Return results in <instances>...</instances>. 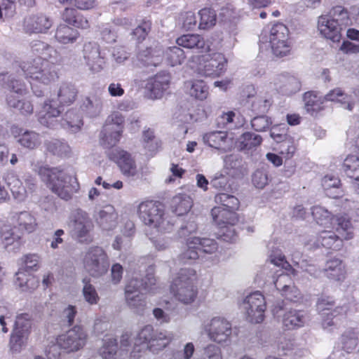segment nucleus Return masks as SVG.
<instances>
[{
    "instance_id": "64",
    "label": "nucleus",
    "mask_w": 359,
    "mask_h": 359,
    "mask_svg": "<svg viewBox=\"0 0 359 359\" xmlns=\"http://www.w3.org/2000/svg\"><path fill=\"white\" fill-rule=\"evenodd\" d=\"M22 262L24 266L22 268L27 271H36L39 269L40 257L37 254H27L24 255L22 259Z\"/></svg>"
},
{
    "instance_id": "6",
    "label": "nucleus",
    "mask_w": 359,
    "mask_h": 359,
    "mask_svg": "<svg viewBox=\"0 0 359 359\" xmlns=\"http://www.w3.org/2000/svg\"><path fill=\"white\" fill-rule=\"evenodd\" d=\"M20 67L27 77L43 85L49 84L57 77L55 66L41 57L23 62Z\"/></svg>"
},
{
    "instance_id": "9",
    "label": "nucleus",
    "mask_w": 359,
    "mask_h": 359,
    "mask_svg": "<svg viewBox=\"0 0 359 359\" xmlns=\"http://www.w3.org/2000/svg\"><path fill=\"white\" fill-rule=\"evenodd\" d=\"M69 226L72 237L81 243H90L93 241L90 232L93 223L88 214L81 210L74 212L70 218Z\"/></svg>"
},
{
    "instance_id": "41",
    "label": "nucleus",
    "mask_w": 359,
    "mask_h": 359,
    "mask_svg": "<svg viewBox=\"0 0 359 359\" xmlns=\"http://www.w3.org/2000/svg\"><path fill=\"white\" fill-rule=\"evenodd\" d=\"M323 186L326 194L331 198H337L344 195V191L340 187V180L333 175H326L323 180Z\"/></svg>"
},
{
    "instance_id": "48",
    "label": "nucleus",
    "mask_w": 359,
    "mask_h": 359,
    "mask_svg": "<svg viewBox=\"0 0 359 359\" xmlns=\"http://www.w3.org/2000/svg\"><path fill=\"white\" fill-rule=\"evenodd\" d=\"M6 100L11 107L18 109L22 114L27 115L33 112V105L28 100H20L13 94L8 95Z\"/></svg>"
},
{
    "instance_id": "61",
    "label": "nucleus",
    "mask_w": 359,
    "mask_h": 359,
    "mask_svg": "<svg viewBox=\"0 0 359 359\" xmlns=\"http://www.w3.org/2000/svg\"><path fill=\"white\" fill-rule=\"evenodd\" d=\"M269 260L271 264L276 266H280L285 271H290L293 276L297 275L295 269H292L291 264L285 259V255L279 251L271 253L269 256Z\"/></svg>"
},
{
    "instance_id": "45",
    "label": "nucleus",
    "mask_w": 359,
    "mask_h": 359,
    "mask_svg": "<svg viewBox=\"0 0 359 359\" xmlns=\"http://www.w3.org/2000/svg\"><path fill=\"white\" fill-rule=\"evenodd\" d=\"M343 168L347 177L359 182V157L348 156L344 161Z\"/></svg>"
},
{
    "instance_id": "37",
    "label": "nucleus",
    "mask_w": 359,
    "mask_h": 359,
    "mask_svg": "<svg viewBox=\"0 0 359 359\" xmlns=\"http://www.w3.org/2000/svg\"><path fill=\"white\" fill-rule=\"evenodd\" d=\"M262 142V137L261 135L252 132H246L238 139V147L241 151H248L255 149Z\"/></svg>"
},
{
    "instance_id": "26",
    "label": "nucleus",
    "mask_w": 359,
    "mask_h": 359,
    "mask_svg": "<svg viewBox=\"0 0 359 359\" xmlns=\"http://www.w3.org/2000/svg\"><path fill=\"white\" fill-rule=\"evenodd\" d=\"M118 215L111 205H106L100 210L96 218L98 225L105 231H109L116 226Z\"/></svg>"
},
{
    "instance_id": "16",
    "label": "nucleus",
    "mask_w": 359,
    "mask_h": 359,
    "mask_svg": "<svg viewBox=\"0 0 359 359\" xmlns=\"http://www.w3.org/2000/svg\"><path fill=\"white\" fill-rule=\"evenodd\" d=\"M83 57L90 72H100L104 67V56L100 51V46L95 42L85 43L83 48Z\"/></svg>"
},
{
    "instance_id": "63",
    "label": "nucleus",
    "mask_w": 359,
    "mask_h": 359,
    "mask_svg": "<svg viewBox=\"0 0 359 359\" xmlns=\"http://www.w3.org/2000/svg\"><path fill=\"white\" fill-rule=\"evenodd\" d=\"M341 343L343 349L350 353L358 344V337L353 331H347L341 337Z\"/></svg>"
},
{
    "instance_id": "10",
    "label": "nucleus",
    "mask_w": 359,
    "mask_h": 359,
    "mask_svg": "<svg viewBox=\"0 0 359 359\" xmlns=\"http://www.w3.org/2000/svg\"><path fill=\"white\" fill-rule=\"evenodd\" d=\"M85 269L93 277H100L107 273L109 263L107 254L100 247L90 248L83 259Z\"/></svg>"
},
{
    "instance_id": "14",
    "label": "nucleus",
    "mask_w": 359,
    "mask_h": 359,
    "mask_svg": "<svg viewBox=\"0 0 359 359\" xmlns=\"http://www.w3.org/2000/svg\"><path fill=\"white\" fill-rule=\"evenodd\" d=\"M209 338L217 342H226L231 334V323L223 318L215 317L203 325Z\"/></svg>"
},
{
    "instance_id": "13",
    "label": "nucleus",
    "mask_w": 359,
    "mask_h": 359,
    "mask_svg": "<svg viewBox=\"0 0 359 359\" xmlns=\"http://www.w3.org/2000/svg\"><path fill=\"white\" fill-rule=\"evenodd\" d=\"M198 72L205 76L217 77L226 70L227 60L220 53H213L202 56Z\"/></svg>"
},
{
    "instance_id": "32",
    "label": "nucleus",
    "mask_w": 359,
    "mask_h": 359,
    "mask_svg": "<svg viewBox=\"0 0 359 359\" xmlns=\"http://www.w3.org/2000/svg\"><path fill=\"white\" fill-rule=\"evenodd\" d=\"M305 320V313L303 311L291 309L284 313L283 324L287 330H294L304 326Z\"/></svg>"
},
{
    "instance_id": "54",
    "label": "nucleus",
    "mask_w": 359,
    "mask_h": 359,
    "mask_svg": "<svg viewBox=\"0 0 359 359\" xmlns=\"http://www.w3.org/2000/svg\"><path fill=\"white\" fill-rule=\"evenodd\" d=\"M189 94L196 99L205 100L209 94L208 86L202 80H195L191 82Z\"/></svg>"
},
{
    "instance_id": "24",
    "label": "nucleus",
    "mask_w": 359,
    "mask_h": 359,
    "mask_svg": "<svg viewBox=\"0 0 359 359\" xmlns=\"http://www.w3.org/2000/svg\"><path fill=\"white\" fill-rule=\"evenodd\" d=\"M51 26L52 20L42 13L30 15L25 20V27L29 32H46Z\"/></svg>"
},
{
    "instance_id": "7",
    "label": "nucleus",
    "mask_w": 359,
    "mask_h": 359,
    "mask_svg": "<svg viewBox=\"0 0 359 359\" xmlns=\"http://www.w3.org/2000/svg\"><path fill=\"white\" fill-rule=\"evenodd\" d=\"M124 117L118 112L109 116L100 134V144L105 148L114 147L123 133Z\"/></svg>"
},
{
    "instance_id": "23",
    "label": "nucleus",
    "mask_w": 359,
    "mask_h": 359,
    "mask_svg": "<svg viewBox=\"0 0 359 359\" xmlns=\"http://www.w3.org/2000/svg\"><path fill=\"white\" fill-rule=\"evenodd\" d=\"M318 29L325 38L335 42L339 41L344 27L337 24L335 21L330 20L327 16L322 15L318 18Z\"/></svg>"
},
{
    "instance_id": "38",
    "label": "nucleus",
    "mask_w": 359,
    "mask_h": 359,
    "mask_svg": "<svg viewBox=\"0 0 359 359\" xmlns=\"http://www.w3.org/2000/svg\"><path fill=\"white\" fill-rule=\"evenodd\" d=\"M44 146L47 151L60 157L69 156L72 151L67 142L57 139L46 140Z\"/></svg>"
},
{
    "instance_id": "43",
    "label": "nucleus",
    "mask_w": 359,
    "mask_h": 359,
    "mask_svg": "<svg viewBox=\"0 0 359 359\" xmlns=\"http://www.w3.org/2000/svg\"><path fill=\"white\" fill-rule=\"evenodd\" d=\"M17 224L21 232H33L37 226L36 218L29 212L23 211L17 217Z\"/></svg>"
},
{
    "instance_id": "17",
    "label": "nucleus",
    "mask_w": 359,
    "mask_h": 359,
    "mask_svg": "<svg viewBox=\"0 0 359 359\" xmlns=\"http://www.w3.org/2000/svg\"><path fill=\"white\" fill-rule=\"evenodd\" d=\"M138 215L145 225L153 228L156 224H158L161 217L164 216V210L159 203L146 201L139 205Z\"/></svg>"
},
{
    "instance_id": "53",
    "label": "nucleus",
    "mask_w": 359,
    "mask_h": 359,
    "mask_svg": "<svg viewBox=\"0 0 359 359\" xmlns=\"http://www.w3.org/2000/svg\"><path fill=\"white\" fill-rule=\"evenodd\" d=\"M215 201L220 204L218 207H224L225 209L233 212H235V211L239 208L238 199L233 195L225 193H221L216 195Z\"/></svg>"
},
{
    "instance_id": "52",
    "label": "nucleus",
    "mask_w": 359,
    "mask_h": 359,
    "mask_svg": "<svg viewBox=\"0 0 359 359\" xmlns=\"http://www.w3.org/2000/svg\"><path fill=\"white\" fill-rule=\"evenodd\" d=\"M280 81L283 83L280 86L281 90L285 95H292L300 90V82L294 76L282 75Z\"/></svg>"
},
{
    "instance_id": "2",
    "label": "nucleus",
    "mask_w": 359,
    "mask_h": 359,
    "mask_svg": "<svg viewBox=\"0 0 359 359\" xmlns=\"http://www.w3.org/2000/svg\"><path fill=\"white\" fill-rule=\"evenodd\" d=\"M289 30L283 23H276L268 32L264 30L259 36V49L271 52L277 57L287 55L290 51Z\"/></svg>"
},
{
    "instance_id": "15",
    "label": "nucleus",
    "mask_w": 359,
    "mask_h": 359,
    "mask_svg": "<svg viewBox=\"0 0 359 359\" xmlns=\"http://www.w3.org/2000/svg\"><path fill=\"white\" fill-rule=\"evenodd\" d=\"M141 286L142 284L135 279H130L125 288V298L130 309L142 315L147 304L142 290L140 289Z\"/></svg>"
},
{
    "instance_id": "60",
    "label": "nucleus",
    "mask_w": 359,
    "mask_h": 359,
    "mask_svg": "<svg viewBox=\"0 0 359 359\" xmlns=\"http://www.w3.org/2000/svg\"><path fill=\"white\" fill-rule=\"evenodd\" d=\"M32 327V316L29 313H20L16 316L13 330L30 334Z\"/></svg>"
},
{
    "instance_id": "39",
    "label": "nucleus",
    "mask_w": 359,
    "mask_h": 359,
    "mask_svg": "<svg viewBox=\"0 0 359 359\" xmlns=\"http://www.w3.org/2000/svg\"><path fill=\"white\" fill-rule=\"evenodd\" d=\"M17 142L24 148L34 149L41 143L40 135L33 130H20Z\"/></svg>"
},
{
    "instance_id": "1",
    "label": "nucleus",
    "mask_w": 359,
    "mask_h": 359,
    "mask_svg": "<svg viewBox=\"0 0 359 359\" xmlns=\"http://www.w3.org/2000/svg\"><path fill=\"white\" fill-rule=\"evenodd\" d=\"M38 174L53 193L65 201L71 199L79 189L76 179L60 168L41 166Z\"/></svg>"
},
{
    "instance_id": "12",
    "label": "nucleus",
    "mask_w": 359,
    "mask_h": 359,
    "mask_svg": "<svg viewBox=\"0 0 359 359\" xmlns=\"http://www.w3.org/2000/svg\"><path fill=\"white\" fill-rule=\"evenodd\" d=\"M266 308L264 297L259 292L247 296L243 303L246 318L252 323H260L264 320Z\"/></svg>"
},
{
    "instance_id": "47",
    "label": "nucleus",
    "mask_w": 359,
    "mask_h": 359,
    "mask_svg": "<svg viewBox=\"0 0 359 359\" xmlns=\"http://www.w3.org/2000/svg\"><path fill=\"white\" fill-rule=\"evenodd\" d=\"M327 16L330 18V20L335 21L337 24L344 28L351 23L348 11L341 6L333 7Z\"/></svg>"
},
{
    "instance_id": "8",
    "label": "nucleus",
    "mask_w": 359,
    "mask_h": 359,
    "mask_svg": "<svg viewBox=\"0 0 359 359\" xmlns=\"http://www.w3.org/2000/svg\"><path fill=\"white\" fill-rule=\"evenodd\" d=\"M217 248L213 239L193 237L187 241V248L180 255L179 260L182 264H190L197 259L199 252L211 254Z\"/></svg>"
},
{
    "instance_id": "29",
    "label": "nucleus",
    "mask_w": 359,
    "mask_h": 359,
    "mask_svg": "<svg viewBox=\"0 0 359 359\" xmlns=\"http://www.w3.org/2000/svg\"><path fill=\"white\" fill-rule=\"evenodd\" d=\"M15 284L22 291H32L39 285L36 278L22 268L15 273Z\"/></svg>"
},
{
    "instance_id": "18",
    "label": "nucleus",
    "mask_w": 359,
    "mask_h": 359,
    "mask_svg": "<svg viewBox=\"0 0 359 359\" xmlns=\"http://www.w3.org/2000/svg\"><path fill=\"white\" fill-rule=\"evenodd\" d=\"M334 306V301L331 297L322 295L318 299L316 302L318 311L323 318L327 316V319H324L322 322V325L324 329L333 325V317H336L345 312V309L341 306L335 307V309L332 310Z\"/></svg>"
},
{
    "instance_id": "56",
    "label": "nucleus",
    "mask_w": 359,
    "mask_h": 359,
    "mask_svg": "<svg viewBox=\"0 0 359 359\" xmlns=\"http://www.w3.org/2000/svg\"><path fill=\"white\" fill-rule=\"evenodd\" d=\"M165 56L168 63L174 67L181 65L184 59V52L178 46L169 47L165 51Z\"/></svg>"
},
{
    "instance_id": "36",
    "label": "nucleus",
    "mask_w": 359,
    "mask_h": 359,
    "mask_svg": "<svg viewBox=\"0 0 359 359\" xmlns=\"http://www.w3.org/2000/svg\"><path fill=\"white\" fill-rule=\"evenodd\" d=\"M55 37L62 44L74 43L79 37V33L67 25H60L55 31Z\"/></svg>"
},
{
    "instance_id": "27",
    "label": "nucleus",
    "mask_w": 359,
    "mask_h": 359,
    "mask_svg": "<svg viewBox=\"0 0 359 359\" xmlns=\"http://www.w3.org/2000/svg\"><path fill=\"white\" fill-rule=\"evenodd\" d=\"M114 155L118 165L125 175L134 176L136 174V165L129 153L123 150L116 149Z\"/></svg>"
},
{
    "instance_id": "3",
    "label": "nucleus",
    "mask_w": 359,
    "mask_h": 359,
    "mask_svg": "<svg viewBox=\"0 0 359 359\" xmlns=\"http://www.w3.org/2000/svg\"><path fill=\"white\" fill-rule=\"evenodd\" d=\"M175 339V334L166 330H155L147 325L138 332L135 339V348L143 345L153 353H158L168 347Z\"/></svg>"
},
{
    "instance_id": "62",
    "label": "nucleus",
    "mask_w": 359,
    "mask_h": 359,
    "mask_svg": "<svg viewBox=\"0 0 359 359\" xmlns=\"http://www.w3.org/2000/svg\"><path fill=\"white\" fill-rule=\"evenodd\" d=\"M198 226L196 221L195 216H190L188 219H186L181 224L180 227L177 231V234L180 238H184L189 236L192 233L196 231Z\"/></svg>"
},
{
    "instance_id": "5",
    "label": "nucleus",
    "mask_w": 359,
    "mask_h": 359,
    "mask_svg": "<svg viewBox=\"0 0 359 359\" xmlns=\"http://www.w3.org/2000/svg\"><path fill=\"white\" fill-rule=\"evenodd\" d=\"M196 280L195 270L190 268L181 269L170 285L171 292L175 299L184 304L192 303L198 293Z\"/></svg>"
},
{
    "instance_id": "34",
    "label": "nucleus",
    "mask_w": 359,
    "mask_h": 359,
    "mask_svg": "<svg viewBox=\"0 0 359 359\" xmlns=\"http://www.w3.org/2000/svg\"><path fill=\"white\" fill-rule=\"evenodd\" d=\"M102 109V100L97 95L86 97L83 99L81 109L89 117L98 116Z\"/></svg>"
},
{
    "instance_id": "11",
    "label": "nucleus",
    "mask_w": 359,
    "mask_h": 359,
    "mask_svg": "<svg viewBox=\"0 0 359 359\" xmlns=\"http://www.w3.org/2000/svg\"><path fill=\"white\" fill-rule=\"evenodd\" d=\"M88 339V334L80 325H75L60 334L56 341L60 347L67 353H74L82 349Z\"/></svg>"
},
{
    "instance_id": "57",
    "label": "nucleus",
    "mask_w": 359,
    "mask_h": 359,
    "mask_svg": "<svg viewBox=\"0 0 359 359\" xmlns=\"http://www.w3.org/2000/svg\"><path fill=\"white\" fill-rule=\"evenodd\" d=\"M83 287L82 290L84 299L90 305L96 304L100 300L95 287L90 283L89 279H83Z\"/></svg>"
},
{
    "instance_id": "33",
    "label": "nucleus",
    "mask_w": 359,
    "mask_h": 359,
    "mask_svg": "<svg viewBox=\"0 0 359 359\" xmlns=\"http://www.w3.org/2000/svg\"><path fill=\"white\" fill-rule=\"evenodd\" d=\"M0 84L11 90V94L16 93L22 95L27 93L25 83L8 73L0 74Z\"/></svg>"
},
{
    "instance_id": "31",
    "label": "nucleus",
    "mask_w": 359,
    "mask_h": 359,
    "mask_svg": "<svg viewBox=\"0 0 359 359\" xmlns=\"http://www.w3.org/2000/svg\"><path fill=\"white\" fill-rule=\"evenodd\" d=\"M176 43L179 46L195 49L198 52H203L205 50V40L198 34H184L177 39Z\"/></svg>"
},
{
    "instance_id": "44",
    "label": "nucleus",
    "mask_w": 359,
    "mask_h": 359,
    "mask_svg": "<svg viewBox=\"0 0 359 359\" xmlns=\"http://www.w3.org/2000/svg\"><path fill=\"white\" fill-rule=\"evenodd\" d=\"M311 214L316 222L321 226H328L330 224L334 226V219L338 216L333 217L331 212L321 206H313L311 208Z\"/></svg>"
},
{
    "instance_id": "25",
    "label": "nucleus",
    "mask_w": 359,
    "mask_h": 359,
    "mask_svg": "<svg viewBox=\"0 0 359 359\" xmlns=\"http://www.w3.org/2000/svg\"><path fill=\"white\" fill-rule=\"evenodd\" d=\"M323 271L326 276L332 280L339 281L345 278V265L339 258L332 257L327 259Z\"/></svg>"
},
{
    "instance_id": "40",
    "label": "nucleus",
    "mask_w": 359,
    "mask_h": 359,
    "mask_svg": "<svg viewBox=\"0 0 359 359\" xmlns=\"http://www.w3.org/2000/svg\"><path fill=\"white\" fill-rule=\"evenodd\" d=\"M77 93V89L74 84L62 82L57 90V97L61 104H71L75 101Z\"/></svg>"
},
{
    "instance_id": "51",
    "label": "nucleus",
    "mask_w": 359,
    "mask_h": 359,
    "mask_svg": "<svg viewBox=\"0 0 359 359\" xmlns=\"http://www.w3.org/2000/svg\"><path fill=\"white\" fill-rule=\"evenodd\" d=\"M118 350V343L114 338L105 339L99 349V355L103 359H114Z\"/></svg>"
},
{
    "instance_id": "21",
    "label": "nucleus",
    "mask_w": 359,
    "mask_h": 359,
    "mask_svg": "<svg viewBox=\"0 0 359 359\" xmlns=\"http://www.w3.org/2000/svg\"><path fill=\"white\" fill-rule=\"evenodd\" d=\"M205 144L216 149L226 152L231 149V138L226 131L215 130L205 133L203 137Z\"/></svg>"
},
{
    "instance_id": "22",
    "label": "nucleus",
    "mask_w": 359,
    "mask_h": 359,
    "mask_svg": "<svg viewBox=\"0 0 359 359\" xmlns=\"http://www.w3.org/2000/svg\"><path fill=\"white\" fill-rule=\"evenodd\" d=\"M61 112L62 110L55 101H46L39 113V121L43 126L52 128L56 124V118L60 116Z\"/></svg>"
},
{
    "instance_id": "58",
    "label": "nucleus",
    "mask_w": 359,
    "mask_h": 359,
    "mask_svg": "<svg viewBox=\"0 0 359 359\" xmlns=\"http://www.w3.org/2000/svg\"><path fill=\"white\" fill-rule=\"evenodd\" d=\"M142 140L144 149L150 152H155L160 147V141L154 135V130L150 128L143 131Z\"/></svg>"
},
{
    "instance_id": "55",
    "label": "nucleus",
    "mask_w": 359,
    "mask_h": 359,
    "mask_svg": "<svg viewBox=\"0 0 359 359\" xmlns=\"http://www.w3.org/2000/svg\"><path fill=\"white\" fill-rule=\"evenodd\" d=\"M198 15H200V22L198 27L200 29H208L214 26L216 23V13L211 8L201 9Z\"/></svg>"
},
{
    "instance_id": "49",
    "label": "nucleus",
    "mask_w": 359,
    "mask_h": 359,
    "mask_svg": "<svg viewBox=\"0 0 359 359\" xmlns=\"http://www.w3.org/2000/svg\"><path fill=\"white\" fill-rule=\"evenodd\" d=\"M271 180L267 167L265 165L257 168L252 175V182L257 189H264Z\"/></svg>"
},
{
    "instance_id": "42",
    "label": "nucleus",
    "mask_w": 359,
    "mask_h": 359,
    "mask_svg": "<svg viewBox=\"0 0 359 359\" xmlns=\"http://www.w3.org/2000/svg\"><path fill=\"white\" fill-rule=\"evenodd\" d=\"M62 128L72 132H78L83 125L82 119L77 112L74 109L68 110L60 123Z\"/></svg>"
},
{
    "instance_id": "19",
    "label": "nucleus",
    "mask_w": 359,
    "mask_h": 359,
    "mask_svg": "<svg viewBox=\"0 0 359 359\" xmlns=\"http://www.w3.org/2000/svg\"><path fill=\"white\" fill-rule=\"evenodd\" d=\"M163 53V50L159 46L146 48L137 53L133 63L138 67H155L162 62Z\"/></svg>"
},
{
    "instance_id": "35",
    "label": "nucleus",
    "mask_w": 359,
    "mask_h": 359,
    "mask_svg": "<svg viewBox=\"0 0 359 359\" xmlns=\"http://www.w3.org/2000/svg\"><path fill=\"white\" fill-rule=\"evenodd\" d=\"M192 205V199L189 195L179 194L172 198L170 207L176 215H182L189 211Z\"/></svg>"
},
{
    "instance_id": "28",
    "label": "nucleus",
    "mask_w": 359,
    "mask_h": 359,
    "mask_svg": "<svg viewBox=\"0 0 359 359\" xmlns=\"http://www.w3.org/2000/svg\"><path fill=\"white\" fill-rule=\"evenodd\" d=\"M213 222L218 226L226 224L234 225L237 222L236 212L225 209L224 207H215L211 210Z\"/></svg>"
},
{
    "instance_id": "4",
    "label": "nucleus",
    "mask_w": 359,
    "mask_h": 359,
    "mask_svg": "<svg viewBox=\"0 0 359 359\" xmlns=\"http://www.w3.org/2000/svg\"><path fill=\"white\" fill-rule=\"evenodd\" d=\"M333 222L332 228L337 234L332 231H323L319 233L316 242L325 248L338 250L342 245L343 239L350 240L353 237V228L346 217H337Z\"/></svg>"
},
{
    "instance_id": "30",
    "label": "nucleus",
    "mask_w": 359,
    "mask_h": 359,
    "mask_svg": "<svg viewBox=\"0 0 359 359\" xmlns=\"http://www.w3.org/2000/svg\"><path fill=\"white\" fill-rule=\"evenodd\" d=\"M325 101L324 97L317 92L309 91L304 95V109L312 116L323 109Z\"/></svg>"
},
{
    "instance_id": "59",
    "label": "nucleus",
    "mask_w": 359,
    "mask_h": 359,
    "mask_svg": "<svg viewBox=\"0 0 359 359\" xmlns=\"http://www.w3.org/2000/svg\"><path fill=\"white\" fill-rule=\"evenodd\" d=\"M276 144V149L282 155H285L286 158H290L295 152L294 138L290 135Z\"/></svg>"
},
{
    "instance_id": "50",
    "label": "nucleus",
    "mask_w": 359,
    "mask_h": 359,
    "mask_svg": "<svg viewBox=\"0 0 359 359\" xmlns=\"http://www.w3.org/2000/svg\"><path fill=\"white\" fill-rule=\"evenodd\" d=\"M8 184L15 199L18 201H22L25 199L27 190L19 178L12 176L9 178Z\"/></svg>"
},
{
    "instance_id": "20",
    "label": "nucleus",
    "mask_w": 359,
    "mask_h": 359,
    "mask_svg": "<svg viewBox=\"0 0 359 359\" xmlns=\"http://www.w3.org/2000/svg\"><path fill=\"white\" fill-rule=\"evenodd\" d=\"M170 76L165 72H161L154 77L149 78L145 85V90L151 99L161 98L168 88Z\"/></svg>"
},
{
    "instance_id": "46",
    "label": "nucleus",
    "mask_w": 359,
    "mask_h": 359,
    "mask_svg": "<svg viewBox=\"0 0 359 359\" xmlns=\"http://www.w3.org/2000/svg\"><path fill=\"white\" fill-rule=\"evenodd\" d=\"M29 336V334L13 329L9 341L11 350L13 352H20L25 347Z\"/></svg>"
}]
</instances>
